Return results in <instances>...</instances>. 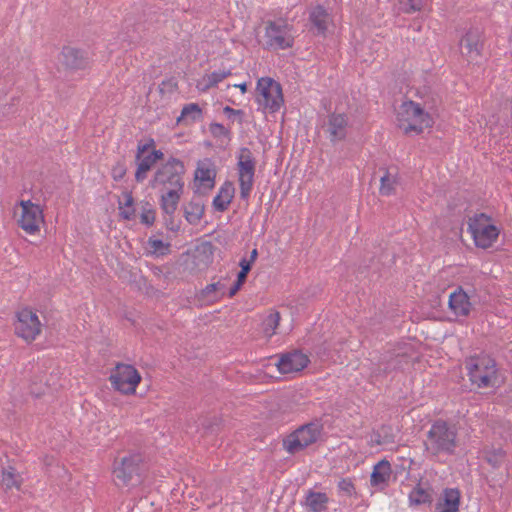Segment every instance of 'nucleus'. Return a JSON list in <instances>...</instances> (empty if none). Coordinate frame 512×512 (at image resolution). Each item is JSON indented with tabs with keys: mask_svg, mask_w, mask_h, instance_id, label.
<instances>
[{
	"mask_svg": "<svg viewBox=\"0 0 512 512\" xmlns=\"http://www.w3.org/2000/svg\"><path fill=\"white\" fill-rule=\"evenodd\" d=\"M237 159L240 197L243 200H247L250 196L254 184L256 159L254 158L251 150L247 147H242L240 149Z\"/></svg>",
	"mask_w": 512,
	"mask_h": 512,
	"instance_id": "8",
	"label": "nucleus"
},
{
	"mask_svg": "<svg viewBox=\"0 0 512 512\" xmlns=\"http://www.w3.org/2000/svg\"><path fill=\"white\" fill-rule=\"evenodd\" d=\"M216 175L217 167L212 159L205 158L199 160L194 173L195 182H199V186L194 191V194L206 196L215 186Z\"/></svg>",
	"mask_w": 512,
	"mask_h": 512,
	"instance_id": "11",
	"label": "nucleus"
},
{
	"mask_svg": "<svg viewBox=\"0 0 512 512\" xmlns=\"http://www.w3.org/2000/svg\"><path fill=\"white\" fill-rule=\"evenodd\" d=\"M461 494L457 488H446L436 504L439 512H458Z\"/></svg>",
	"mask_w": 512,
	"mask_h": 512,
	"instance_id": "19",
	"label": "nucleus"
},
{
	"mask_svg": "<svg viewBox=\"0 0 512 512\" xmlns=\"http://www.w3.org/2000/svg\"><path fill=\"white\" fill-rule=\"evenodd\" d=\"M392 473L390 462L386 459L379 461L370 476V483L374 487L384 489L388 485Z\"/></svg>",
	"mask_w": 512,
	"mask_h": 512,
	"instance_id": "21",
	"label": "nucleus"
},
{
	"mask_svg": "<svg viewBox=\"0 0 512 512\" xmlns=\"http://www.w3.org/2000/svg\"><path fill=\"white\" fill-rule=\"evenodd\" d=\"M164 225L166 228L172 232H178L180 230V222L174 221V215L173 216H164Z\"/></svg>",
	"mask_w": 512,
	"mask_h": 512,
	"instance_id": "47",
	"label": "nucleus"
},
{
	"mask_svg": "<svg viewBox=\"0 0 512 512\" xmlns=\"http://www.w3.org/2000/svg\"><path fill=\"white\" fill-rule=\"evenodd\" d=\"M21 216L19 226L28 234H34L39 230V224L43 221V212L39 205L30 200L21 201Z\"/></svg>",
	"mask_w": 512,
	"mask_h": 512,
	"instance_id": "14",
	"label": "nucleus"
},
{
	"mask_svg": "<svg viewBox=\"0 0 512 512\" xmlns=\"http://www.w3.org/2000/svg\"><path fill=\"white\" fill-rule=\"evenodd\" d=\"M398 356H400V354ZM401 357L406 358V354H401Z\"/></svg>",
	"mask_w": 512,
	"mask_h": 512,
	"instance_id": "59",
	"label": "nucleus"
},
{
	"mask_svg": "<svg viewBox=\"0 0 512 512\" xmlns=\"http://www.w3.org/2000/svg\"><path fill=\"white\" fill-rule=\"evenodd\" d=\"M398 116L399 121L403 122L399 126L405 134H421L424 128H430L434 124L430 114L425 112L420 104L411 100L402 103Z\"/></svg>",
	"mask_w": 512,
	"mask_h": 512,
	"instance_id": "3",
	"label": "nucleus"
},
{
	"mask_svg": "<svg viewBox=\"0 0 512 512\" xmlns=\"http://www.w3.org/2000/svg\"><path fill=\"white\" fill-rule=\"evenodd\" d=\"M223 289H224V285L221 284L220 282L212 283V284L207 285L202 290V294H203V296H209L210 293H215V292H218Z\"/></svg>",
	"mask_w": 512,
	"mask_h": 512,
	"instance_id": "49",
	"label": "nucleus"
},
{
	"mask_svg": "<svg viewBox=\"0 0 512 512\" xmlns=\"http://www.w3.org/2000/svg\"><path fill=\"white\" fill-rule=\"evenodd\" d=\"M209 130L215 138H219L221 136H228L230 134V131L227 128H225L222 124L217 122L211 123L209 126Z\"/></svg>",
	"mask_w": 512,
	"mask_h": 512,
	"instance_id": "43",
	"label": "nucleus"
},
{
	"mask_svg": "<svg viewBox=\"0 0 512 512\" xmlns=\"http://www.w3.org/2000/svg\"><path fill=\"white\" fill-rule=\"evenodd\" d=\"M91 58L86 50L73 46H64L60 53V63L65 70L76 72L91 66Z\"/></svg>",
	"mask_w": 512,
	"mask_h": 512,
	"instance_id": "13",
	"label": "nucleus"
},
{
	"mask_svg": "<svg viewBox=\"0 0 512 512\" xmlns=\"http://www.w3.org/2000/svg\"><path fill=\"white\" fill-rule=\"evenodd\" d=\"M144 473L143 456L140 453H129L126 456L116 458L113 464V474L117 485L141 483Z\"/></svg>",
	"mask_w": 512,
	"mask_h": 512,
	"instance_id": "2",
	"label": "nucleus"
},
{
	"mask_svg": "<svg viewBox=\"0 0 512 512\" xmlns=\"http://www.w3.org/2000/svg\"><path fill=\"white\" fill-rule=\"evenodd\" d=\"M22 479L19 474L16 473L14 467L9 466L7 469L2 471V486L5 490L12 488L20 489Z\"/></svg>",
	"mask_w": 512,
	"mask_h": 512,
	"instance_id": "28",
	"label": "nucleus"
},
{
	"mask_svg": "<svg viewBox=\"0 0 512 512\" xmlns=\"http://www.w3.org/2000/svg\"><path fill=\"white\" fill-rule=\"evenodd\" d=\"M156 219V211L152 208L149 202L142 205V212L140 214V221L146 226H152Z\"/></svg>",
	"mask_w": 512,
	"mask_h": 512,
	"instance_id": "37",
	"label": "nucleus"
},
{
	"mask_svg": "<svg viewBox=\"0 0 512 512\" xmlns=\"http://www.w3.org/2000/svg\"><path fill=\"white\" fill-rule=\"evenodd\" d=\"M119 215L124 220H133L136 217V209L134 207L123 208L120 210Z\"/></svg>",
	"mask_w": 512,
	"mask_h": 512,
	"instance_id": "50",
	"label": "nucleus"
},
{
	"mask_svg": "<svg viewBox=\"0 0 512 512\" xmlns=\"http://www.w3.org/2000/svg\"><path fill=\"white\" fill-rule=\"evenodd\" d=\"M505 457L506 452L502 448H498L486 452L485 459L494 469H496L502 465Z\"/></svg>",
	"mask_w": 512,
	"mask_h": 512,
	"instance_id": "33",
	"label": "nucleus"
},
{
	"mask_svg": "<svg viewBox=\"0 0 512 512\" xmlns=\"http://www.w3.org/2000/svg\"><path fill=\"white\" fill-rule=\"evenodd\" d=\"M323 425L319 422H310L302 425L283 440V446L290 454H296L319 439Z\"/></svg>",
	"mask_w": 512,
	"mask_h": 512,
	"instance_id": "6",
	"label": "nucleus"
},
{
	"mask_svg": "<svg viewBox=\"0 0 512 512\" xmlns=\"http://www.w3.org/2000/svg\"><path fill=\"white\" fill-rule=\"evenodd\" d=\"M400 4L406 13H412L422 9L423 0H400Z\"/></svg>",
	"mask_w": 512,
	"mask_h": 512,
	"instance_id": "39",
	"label": "nucleus"
},
{
	"mask_svg": "<svg viewBox=\"0 0 512 512\" xmlns=\"http://www.w3.org/2000/svg\"><path fill=\"white\" fill-rule=\"evenodd\" d=\"M50 460H51V458H49L48 456H45V458H44L45 464L50 465Z\"/></svg>",
	"mask_w": 512,
	"mask_h": 512,
	"instance_id": "57",
	"label": "nucleus"
},
{
	"mask_svg": "<svg viewBox=\"0 0 512 512\" xmlns=\"http://www.w3.org/2000/svg\"><path fill=\"white\" fill-rule=\"evenodd\" d=\"M235 87L239 88L242 94H245L247 92V84L246 83L235 85Z\"/></svg>",
	"mask_w": 512,
	"mask_h": 512,
	"instance_id": "56",
	"label": "nucleus"
},
{
	"mask_svg": "<svg viewBox=\"0 0 512 512\" xmlns=\"http://www.w3.org/2000/svg\"><path fill=\"white\" fill-rule=\"evenodd\" d=\"M155 147V141L153 138H149V140L147 141V143H142V142H139L138 143V146H137V152H136V156H135V159L136 160H140L141 157L150 149V148H153L154 149Z\"/></svg>",
	"mask_w": 512,
	"mask_h": 512,
	"instance_id": "44",
	"label": "nucleus"
},
{
	"mask_svg": "<svg viewBox=\"0 0 512 512\" xmlns=\"http://www.w3.org/2000/svg\"><path fill=\"white\" fill-rule=\"evenodd\" d=\"M338 488L349 496L356 493L355 486L350 478L341 479L338 483Z\"/></svg>",
	"mask_w": 512,
	"mask_h": 512,
	"instance_id": "41",
	"label": "nucleus"
},
{
	"mask_svg": "<svg viewBox=\"0 0 512 512\" xmlns=\"http://www.w3.org/2000/svg\"><path fill=\"white\" fill-rule=\"evenodd\" d=\"M380 194L389 196L394 193V185L396 183L395 179L390 176L388 170L385 169L384 175L380 179Z\"/></svg>",
	"mask_w": 512,
	"mask_h": 512,
	"instance_id": "35",
	"label": "nucleus"
},
{
	"mask_svg": "<svg viewBox=\"0 0 512 512\" xmlns=\"http://www.w3.org/2000/svg\"><path fill=\"white\" fill-rule=\"evenodd\" d=\"M223 112L229 119L232 118V116H239L238 122L240 124L242 123V121H243L242 117L244 115L243 110H236V109L231 108L230 106H225L223 109Z\"/></svg>",
	"mask_w": 512,
	"mask_h": 512,
	"instance_id": "48",
	"label": "nucleus"
},
{
	"mask_svg": "<svg viewBox=\"0 0 512 512\" xmlns=\"http://www.w3.org/2000/svg\"><path fill=\"white\" fill-rule=\"evenodd\" d=\"M329 501L326 493L310 490L306 497V503L313 512H322L327 509Z\"/></svg>",
	"mask_w": 512,
	"mask_h": 512,
	"instance_id": "27",
	"label": "nucleus"
},
{
	"mask_svg": "<svg viewBox=\"0 0 512 512\" xmlns=\"http://www.w3.org/2000/svg\"><path fill=\"white\" fill-rule=\"evenodd\" d=\"M234 194V184L231 181H225L212 201L214 210L217 212L226 211L234 198Z\"/></svg>",
	"mask_w": 512,
	"mask_h": 512,
	"instance_id": "20",
	"label": "nucleus"
},
{
	"mask_svg": "<svg viewBox=\"0 0 512 512\" xmlns=\"http://www.w3.org/2000/svg\"><path fill=\"white\" fill-rule=\"evenodd\" d=\"M151 271H152L153 275H154L155 277H157V278H160V277L163 275V270H162V268H161V267H159V266H153V267L151 268Z\"/></svg>",
	"mask_w": 512,
	"mask_h": 512,
	"instance_id": "54",
	"label": "nucleus"
},
{
	"mask_svg": "<svg viewBox=\"0 0 512 512\" xmlns=\"http://www.w3.org/2000/svg\"><path fill=\"white\" fill-rule=\"evenodd\" d=\"M148 156L153 159V161L156 163L157 161H160L164 158V154L161 150L153 149Z\"/></svg>",
	"mask_w": 512,
	"mask_h": 512,
	"instance_id": "52",
	"label": "nucleus"
},
{
	"mask_svg": "<svg viewBox=\"0 0 512 512\" xmlns=\"http://www.w3.org/2000/svg\"><path fill=\"white\" fill-rule=\"evenodd\" d=\"M280 313L278 311L271 312L262 323L263 326V332L271 337L274 333L276 328L279 325L280 322Z\"/></svg>",
	"mask_w": 512,
	"mask_h": 512,
	"instance_id": "32",
	"label": "nucleus"
},
{
	"mask_svg": "<svg viewBox=\"0 0 512 512\" xmlns=\"http://www.w3.org/2000/svg\"><path fill=\"white\" fill-rule=\"evenodd\" d=\"M141 379L134 366L123 363L117 364L109 377L113 388L123 394H133Z\"/></svg>",
	"mask_w": 512,
	"mask_h": 512,
	"instance_id": "9",
	"label": "nucleus"
},
{
	"mask_svg": "<svg viewBox=\"0 0 512 512\" xmlns=\"http://www.w3.org/2000/svg\"><path fill=\"white\" fill-rule=\"evenodd\" d=\"M265 36L267 38L266 44L273 49H287L292 47L293 39L285 36L283 27L270 21L265 29Z\"/></svg>",
	"mask_w": 512,
	"mask_h": 512,
	"instance_id": "16",
	"label": "nucleus"
},
{
	"mask_svg": "<svg viewBox=\"0 0 512 512\" xmlns=\"http://www.w3.org/2000/svg\"><path fill=\"white\" fill-rule=\"evenodd\" d=\"M122 196L124 201H121V199L118 200L119 210L134 207V198L131 191H124Z\"/></svg>",
	"mask_w": 512,
	"mask_h": 512,
	"instance_id": "46",
	"label": "nucleus"
},
{
	"mask_svg": "<svg viewBox=\"0 0 512 512\" xmlns=\"http://www.w3.org/2000/svg\"><path fill=\"white\" fill-rule=\"evenodd\" d=\"M328 131L332 142L340 141L346 137L347 118L345 114H331L328 120Z\"/></svg>",
	"mask_w": 512,
	"mask_h": 512,
	"instance_id": "24",
	"label": "nucleus"
},
{
	"mask_svg": "<svg viewBox=\"0 0 512 512\" xmlns=\"http://www.w3.org/2000/svg\"><path fill=\"white\" fill-rule=\"evenodd\" d=\"M372 441L377 445H386L385 442H382V435L378 429L373 431Z\"/></svg>",
	"mask_w": 512,
	"mask_h": 512,
	"instance_id": "53",
	"label": "nucleus"
},
{
	"mask_svg": "<svg viewBox=\"0 0 512 512\" xmlns=\"http://www.w3.org/2000/svg\"><path fill=\"white\" fill-rule=\"evenodd\" d=\"M461 54L468 62L476 61L482 56L484 48V36L482 29L469 28L460 40Z\"/></svg>",
	"mask_w": 512,
	"mask_h": 512,
	"instance_id": "12",
	"label": "nucleus"
},
{
	"mask_svg": "<svg viewBox=\"0 0 512 512\" xmlns=\"http://www.w3.org/2000/svg\"><path fill=\"white\" fill-rule=\"evenodd\" d=\"M184 173L185 166L183 162L177 158L171 157L157 169L151 180V186L156 187L161 185L164 186L167 191L174 190L178 193H183Z\"/></svg>",
	"mask_w": 512,
	"mask_h": 512,
	"instance_id": "4",
	"label": "nucleus"
},
{
	"mask_svg": "<svg viewBox=\"0 0 512 512\" xmlns=\"http://www.w3.org/2000/svg\"><path fill=\"white\" fill-rule=\"evenodd\" d=\"M309 21L312 28L316 30L315 35L325 36L328 29L329 14L323 6L317 5L310 11Z\"/></svg>",
	"mask_w": 512,
	"mask_h": 512,
	"instance_id": "23",
	"label": "nucleus"
},
{
	"mask_svg": "<svg viewBox=\"0 0 512 512\" xmlns=\"http://www.w3.org/2000/svg\"><path fill=\"white\" fill-rule=\"evenodd\" d=\"M203 120V111L199 104L189 103L183 106L180 116L177 118V124L186 126Z\"/></svg>",
	"mask_w": 512,
	"mask_h": 512,
	"instance_id": "25",
	"label": "nucleus"
},
{
	"mask_svg": "<svg viewBox=\"0 0 512 512\" xmlns=\"http://www.w3.org/2000/svg\"><path fill=\"white\" fill-rule=\"evenodd\" d=\"M15 334L27 342H32L41 332V324L36 313L25 308L17 313L14 324Z\"/></svg>",
	"mask_w": 512,
	"mask_h": 512,
	"instance_id": "10",
	"label": "nucleus"
},
{
	"mask_svg": "<svg viewBox=\"0 0 512 512\" xmlns=\"http://www.w3.org/2000/svg\"><path fill=\"white\" fill-rule=\"evenodd\" d=\"M200 196L195 194L188 203L182 205L184 218L191 225L199 224L205 212V205Z\"/></svg>",
	"mask_w": 512,
	"mask_h": 512,
	"instance_id": "18",
	"label": "nucleus"
},
{
	"mask_svg": "<svg viewBox=\"0 0 512 512\" xmlns=\"http://www.w3.org/2000/svg\"><path fill=\"white\" fill-rule=\"evenodd\" d=\"M257 257H258V251H257V249H253V250L251 251L250 259H249V260H250L252 263H254V261L257 259Z\"/></svg>",
	"mask_w": 512,
	"mask_h": 512,
	"instance_id": "55",
	"label": "nucleus"
},
{
	"mask_svg": "<svg viewBox=\"0 0 512 512\" xmlns=\"http://www.w3.org/2000/svg\"><path fill=\"white\" fill-rule=\"evenodd\" d=\"M378 430L382 435V442H385L386 445L395 443L396 435L393 432V428L391 425L383 424L378 428Z\"/></svg>",
	"mask_w": 512,
	"mask_h": 512,
	"instance_id": "38",
	"label": "nucleus"
},
{
	"mask_svg": "<svg viewBox=\"0 0 512 512\" xmlns=\"http://www.w3.org/2000/svg\"><path fill=\"white\" fill-rule=\"evenodd\" d=\"M136 161L138 162V166L135 172V180L140 183L146 179L147 173L154 166L155 162L148 156V154L145 156L143 155L140 160Z\"/></svg>",
	"mask_w": 512,
	"mask_h": 512,
	"instance_id": "30",
	"label": "nucleus"
},
{
	"mask_svg": "<svg viewBox=\"0 0 512 512\" xmlns=\"http://www.w3.org/2000/svg\"><path fill=\"white\" fill-rule=\"evenodd\" d=\"M252 265L253 263L250 260H246L245 258H243L239 263V266L241 267L239 273L241 274V276H247L252 269Z\"/></svg>",
	"mask_w": 512,
	"mask_h": 512,
	"instance_id": "51",
	"label": "nucleus"
},
{
	"mask_svg": "<svg viewBox=\"0 0 512 512\" xmlns=\"http://www.w3.org/2000/svg\"><path fill=\"white\" fill-rule=\"evenodd\" d=\"M12 106H13V104L9 105V107L7 108V110L3 111V113H10V112L12 111V110H11Z\"/></svg>",
	"mask_w": 512,
	"mask_h": 512,
	"instance_id": "58",
	"label": "nucleus"
},
{
	"mask_svg": "<svg viewBox=\"0 0 512 512\" xmlns=\"http://www.w3.org/2000/svg\"><path fill=\"white\" fill-rule=\"evenodd\" d=\"M256 101L270 113L279 111L284 104L282 86L279 82L270 77H262L257 81Z\"/></svg>",
	"mask_w": 512,
	"mask_h": 512,
	"instance_id": "7",
	"label": "nucleus"
},
{
	"mask_svg": "<svg viewBox=\"0 0 512 512\" xmlns=\"http://www.w3.org/2000/svg\"><path fill=\"white\" fill-rule=\"evenodd\" d=\"M409 499L411 503L415 505L430 503L432 501L431 495L419 485L412 490Z\"/></svg>",
	"mask_w": 512,
	"mask_h": 512,
	"instance_id": "34",
	"label": "nucleus"
},
{
	"mask_svg": "<svg viewBox=\"0 0 512 512\" xmlns=\"http://www.w3.org/2000/svg\"><path fill=\"white\" fill-rule=\"evenodd\" d=\"M232 73L230 70H223V71H214L211 74L208 75L207 83L203 88H201L202 91H206L207 89L216 86L219 82L230 76Z\"/></svg>",
	"mask_w": 512,
	"mask_h": 512,
	"instance_id": "36",
	"label": "nucleus"
},
{
	"mask_svg": "<svg viewBox=\"0 0 512 512\" xmlns=\"http://www.w3.org/2000/svg\"><path fill=\"white\" fill-rule=\"evenodd\" d=\"M468 374H497L496 362L489 356L471 358L466 365Z\"/></svg>",
	"mask_w": 512,
	"mask_h": 512,
	"instance_id": "22",
	"label": "nucleus"
},
{
	"mask_svg": "<svg viewBox=\"0 0 512 512\" xmlns=\"http://www.w3.org/2000/svg\"><path fill=\"white\" fill-rule=\"evenodd\" d=\"M201 427L204 435H217L223 429V421L216 416L205 417L201 422Z\"/></svg>",
	"mask_w": 512,
	"mask_h": 512,
	"instance_id": "29",
	"label": "nucleus"
},
{
	"mask_svg": "<svg viewBox=\"0 0 512 512\" xmlns=\"http://www.w3.org/2000/svg\"><path fill=\"white\" fill-rule=\"evenodd\" d=\"M182 193L174 190H168L161 195L160 206L165 214L164 216H173L177 210Z\"/></svg>",
	"mask_w": 512,
	"mask_h": 512,
	"instance_id": "26",
	"label": "nucleus"
},
{
	"mask_svg": "<svg viewBox=\"0 0 512 512\" xmlns=\"http://www.w3.org/2000/svg\"><path fill=\"white\" fill-rule=\"evenodd\" d=\"M309 362L310 360L307 355L299 350H293L283 353L275 365L281 374H288L302 371Z\"/></svg>",
	"mask_w": 512,
	"mask_h": 512,
	"instance_id": "15",
	"label": "nucleus"
},
{
	"mask_svg": "<svg viewBox=\"0 0 512 512\" xmlns=\"http://www.w3.org/2000/svg\"><path fill=\"white\" fill-rule=\"evenodd\" d=\"M148 244L154 251L159 252L161 255H164L170 248V243H164L161 239H155L153 237L149 238Z\"/></svg>",
	"mask_w": 512,
	"mask_h": 512,
	"instance_id": "40",
	"label": "nucleus"
},
{
	"mask_svg": "<svg viewBox=\"0 0 512 512\" xmlns=\"http://www.w3.org/2000/svg\"><path fill=\"white\" fill-rule=\"evenodd\" d=\"M470 381L473 384H476L479 388H489L493 387L497 381V374H468Z\"/></svg>",
	"mask_w": 512,
	"mask_h": 512,
	"instance_id": "31",
	"label": "nucleus"
},
{
	"mask_svg": "<svg viewBox=\"0 0 512 512\" xmlns=\"http://www.w3.org/2000/svg\"><path fill=\"white\" fill-rule=\"evenodd\" d=\"M127 168L123 162H117L111 171L112 178L114 181H120L126 175Z\"/></svg>",
	"mask_w": 512,
	"mask_h": 512,
	"instance_id": "42",
	"label": "nucleus"
},
{
	"mask_svg": "<svg viewBox=\"0 0 512 512\" xmlns=\"http://www.w3.org/2000/svg\"><path fill=\"white\" fill-rule=\"evenodd\" d=\"M428 442L426 450L432 455L441 452L454 454L456 448L457 430L445 420L438 419L432 425L427 434Z\"/></svg>",
	"mask_w": 512,
	"mask_h": 512,
	"instance_id": "1",
	"label": "nucleus"
},
{
	"mask_svg": "<svg viewBox=\"0 0 512 512\" xmlns=\"http://www.w3.org/2000/svg\"><path fill=\"white\" fill-rule=\"evenodd\" d=\"M246 279H247V276L242 275V277H241V274L238 272L236 281L233 283V285L229 288V291H228V296L230 298H232L233 296H235L238 293V291L241 289V287L245 283Z\"/></svg>",
	"mask_w": 512,
	"mask_h": 512,
	"instance_id": "45",
	"label": "nucleus"
},
{
	"mask_svg": "<svg viewBox=\"0 0 512 512\" xmlns=\"http://www.w3.org/2000/svg\"><path fill=\"white\" fill-rule=\"evenodd\" d=\"M448 306L456 316H468L471 310L469 296L462 287H458L449 296Z\"/></svg>",
	"mask_w": 512,
	"mask_h": 512,
	"instance_id": "17",
	"label": "nucleus"
},
{
	"mask_svg": "<svg viewBox=\"0 0 512 512\" xmlns=\"http://www.w3.org/2000/svg\"><path fill=\"white\" fill-rule=\"evenodd\" d=\"M490 221L491 217L485 213H476L468 220V231L479 248L491 247L499 236V229Z\"/></svg>",
	"mask_w": 512,
	"mask_h": 512,
	"instance_id": "5",
	"label": "nucleus"
}]
</instances>
